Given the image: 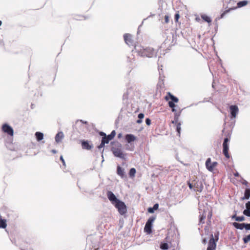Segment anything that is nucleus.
Returning <instances> with one entry per match:
<instances>
[{
  "instance_id": "nucleus-36",
  "label": "nucleus",
  "mask_w": 250,
  "mask_h": 250,
  "mask_svg": "<svg viewBox=\"0 0 250 250\" xmlns=\"http://www.w3.org/2000/svg\"><path fill=\"white\" fill-rule=\"evenodd\" d=\"M245 229L246 230H250V224H245Z\"/></svg>"
},
{
  "instance_id": "nucleus-1",
  "label": "nucleus",
  "mask_w": 250,
  "mask_h": 250,
  "mask_svg": "<svg viewBox=\"0 0 250 250\" xmlns=\"http://www.w3.org/2000/svg\"><path fill=\"white\" fill-rule=\"evenodd\" d=\"M165 99L166 101L168 102V105L171 108L172 111L175 113L174 119L172 121V124H176V131L178 133V135L180 136L181 131V124L178 122V118L180 116V112H177L175 109V104L174 103H177L179 102L178 98L173 96L170 92H168L167 93L166 96L165 97Z\"/></svg>"
},
{
  "instance_id": "nucleus-29",
  "label": "nucleus",
  "mask_w": 250,
  "mask_h": 250,
  "mask_svg": "<svg viewBox=\"0 0 250 250\" xmlns=\"http://www.w3.org/2000/svg\"><path fill=\"white\" fill-rule=\"evenodd\" d=\"M244 243H247L250 240V234L243 238Z\"/></svg>"
},
{
  "instance_id": "nucleus-35",
  "label": "nucleus",
  "mask_w": 250,
  "mask_h": 250,
  "mask_svg": "<svg viewBox=\"0 0 250 250\" xmlns=\"http://www.w3.org/2000/svg\"><path fill=\"white\" fill-rule=\"evenodd\" d=\"M246 209L250 210V201H248L246 204Z\"/></svg>"
},
{
  "instance_id": "nucleus-5",
  "label": "nucleus",
  "mask_w": 250,
  "mask_h": 250,
  "mask_svg": "<svg viewBox=\"0 0 250 250\" xmlns=\"http://www.w3.org/2000/svg\"><path fill=\"white\" fill-rule=\"evenodd\" d=\"M115 207L118 209L119 213L121 215H124L126 213L127 211L126 206L124 202L119 200L115 204H114Z\"/></svg>"
},
{
  "instance_id": "nucleus-26",
  "label": "nucleus",
  "mask_w": 250,
  "mask_h": 250,
  "mask_svg": "<svg viewBox=\"0 0 250 250\" xmlns=\"http://www.w3.org/2000/svg\"><path fill=\"white\" fill-rule=\"evenodd\" d=\"M138 118H139V120H138L137 121H136V123H138V124H141L142 122V119L144 118V114L143 113H140L138 115Z\"/></svg>"
},
{
  "instance_id": "nucleus-19",
  "label": "nucleus",
  "mask_w": 250,
  "mask_h": 250,
  "mask_svg": "<svg viewBox=\"0 0 250 250\" xmlns=\"http://www.w3.org/2000/svg\"><path fill=\"white\" fill-rule=\"evenodd\" d=\"M63 138V134L62 132H58L55 136V141L57 143L61 142L62 139Z\"/></svg>"
},
{
  "instance_id": "nucleus-21",
  "label": "nucleus",
  "mask_w": 250,
  "mask_h": 250,
  "mask_svg": "<svg viewBox=\"0 0 250 250\" xmlns=\"http://www.w3.org/2000/svg\"><path fill=\"white\" fill-rule=\"evenodd\" d=\"M7 226L6 221L5 219H2L0 216V228L5 229Z\"/></svg>"
},
{
  "instance_id": "nucleus-14",
  "label": "nucleus",
  "mask_w": 250,
  "mask_h": 250,
  "mask_svg": "<svg viewBox=\"0 0 250 250\" xmlns=\"http://www.w3.org/2000/svg\"><path fill=\"white\" fill-rule=\"evenodd\" d=\"M82 147L83 149L90 150L93 146L90 144L88 141L83 140L81 141Z\"/></svg>"
},
{
  "instance_id": "nucleus-40",
  "label": "nucleus",
  "mask_w": 250,
  "mask_h": 250,
  "mask_svg": "<svg viewBox=\"0 0 250 250\" xmlns=\"http://www.w3.org/2000/svg\"><path fill=\"white\" fill-rule=\"evenodd\" d=\"M212 215V211H209V212L208 213V218L210 219L211 218Z\"/></svg>"
},
{
  "instance_id": "nucleus-12",
  "label": "nucleus",
  "mask_w": 250,
  "mask_h": 250,
  "mask_svg": "<svg viewBox=\"0 0 250 250\" xmlns=\"http://www.w3.org/2000/svg\"><path fill=\"white\" fill-rule=\"evenodd\" d=\"M216 247V244L215 242L214 238L212 235H211V237L210 239L208 247L207 250H215Z\"/></svg>"
},
{
  "instance_id": "nucleus-9",
  "label": "nucleus",
  "mask_w": 250,
  "mask_h": 250,
  "mask_svg": "<svg viewBox=\"0 0 250 250\" xmlns=\"http://www.w3.org/2000/svg\"><path fill=\"white\" fill-rule=\"evenodd\" d=\"M1 129L4 133H6L10 136H13L14 135L13 128L7 124H4L2 125Z\"/></svg>"
},
{
  "instance_id": "nucleus-13",
  "label": "nucleus",
  "mask_w": 250,
  "mask_h": 250,
  "mask_svg": "<svg viewBox=\"0 0 250 250\" xmlns=\"http://www.w3.org/2000/svg\"><path fill=\"white\" fill-rule=\"evenodd\" d=\"M116 135V132L115 130H113L110 134L106 136L105 137H103L102 139L106 143V144H108L109 142L112 140Z\"/></svg>"
},
{
  "instance_id": "nucleus-33",
  "label": "nucleus",
  "mask_w": 250,
  "mask_h": 250,
  "mask_svg": "<svg viewBox=\"0 0 250 250\" xmlns=\"http://www.w3.org/2000/svg\"><path fill=\"white\" fill-rule=\"evenodd\" d=\"M165 22L167 23L169 22V17L168 15H165L164 17Z\"/></svg>"
},
{
  "instance_id": "nucleus-20",
  "label": "nucleus",
  "mask_w": 250,
  "mask_h": 250,
  "mask_svg": "<svg viewBox=\"0 0 250 250\" xmlns=\"http://www.w3.org/2000/svg\"><path fill=\"white\" fill-rule=\"evenodd\" d=\"M232 225L237 229H243L245 228V223H238L237 222H234L232 223Z\"/></svg>"
},
{
  "instance_id": "nucleus-46",
  "label": "nucleus",
  "mask_w": 250,
  "mask_h": 250,
  "mask_svg": "<svg viewBox=\"0 0 250 250\" xmlns=\"http://www.w3.org/2000/svg\"><path fill=\"white\" fill-rule=\"evenodd\" d=\"M2 24V21H0V26Z\"/></svg>"
},
{
  "instance_id": "nucleus-8",
  "label": "nucleus",
  "mask_w": 250,
  "mask_h": 250,
  "mask_svg": "<svg viewBox=\"0 0 250 250\" xmlns=\"http://www.w3.org/2000/svg\"><path fill=\"white\" fill-rule=\"evenodd\" d=\"M205 165L208 171L212 172L218 165V163L217 162H211V159L208 158L206 160Z\"/></svg>"
},
{
  "instance_id": "nucleus-43",
  "label": "nucleus",
  "mask_w": 250,
  "mask_h": 250,
  "mask_svg": "<svg viewBox=\"0 0 250 250\" xmlns=\"http://www.w3.org/2000/svg\"><path fill=\"white\" fill-rule=\"evenodd\" d=\"M236 217H238V216H236V214L232 216V219H235V220H236Z\"/></svg>"
},
{
  "instance_id": "nucleus-27",
  "label": "nucleus",
  "mask_w": 250,
  "mask_h": 250,
  "mask_svg": "<svg viewBox=\"0 0 250 250\" xmlns=\"http://www.w3.org/2000/svg\"><path fill=\"white\" fill-rule=\"evenodd\" d=\"M160 248L162 250H167L168 249V245L167 243H162L160 245Z\"/></svg>"
},
{
  "instance_id": "nucleus-38",
  "label": "nucleus",
  "mask_w": 250,
  "mask_h": 250,
  "mask_svg": "<svg viewBox=\"0 0 250 250\" xmlns=\"http://www.w3.org/2000/svg\"><path fill=\"white\" fill-rule=\"evenodd\" d=\"M159 205L158 204H156L154 205L153 207L152 208H153V210H157L158 208Z\"/></svg>"
},
{
  "instance_id": "nucleus-49",
  "label": "nucleus",
  "mask_w": 250,
  "mask_h": 250,
  "mask_svg": "<svg viewBox=\"0 0 250 250\" xmlns=\"http://www.w3.org/2000/svg\"><path fill=\"white\" fill-rule=\"evenodd\" d=\"M204 243H205V242H206V240H204Z\"/></svg>"
},
{
  "instance_id": "nucleus-25",
  "label": "nucleus",
  "mask_w": 250,
  "mask_h": 250,
  "mask_svg": "<svg viewBox=\"0 0 250 250\" xmlns=\"http://www.w3.org/2000/svg\"><path fill=\"white\" fill-rule=\"evenodd\" d=\"M136 173V169L134 168H131L129 172V175L130 177H134Z\"/></svg>"
},
{
  "instance_id": "nucleus-6",
  "label": "nucleus",
  "mask_w": 250,
  "mask_h": 250,
  "mask_svg": "<svg viewBox=\"0 0 250 250\" xmlns=\"http://www.w3.org/2000/svg\"><path fill=\"white\" fill-rule=\"evenodd\" d=\"M248 1L246 0L238 2L237 4V7H234V8H229V9H227V10L224 11L221 14V15L220 16V18L221 19L225 17V16L227 14L229 13L231 10H234V9H236L237 8H241L242 7L245 6L247 5L248 4Z\"/></svg>"
},
{
  "instance_id": "nucleus-32",
  "label": "nucleus",
  "mask_w": 250,
  "mask_h": 250,
  "mask_svg": "<svg viewBox=\"0 0 250 250\" xmlns=\"http://www.w3.org/2000/svg\"><path fill=\"white\" fill-rule=\"evenodd\" d=\"M105 144L106 143L102 139L101 144L98 146V148L100 149L104 147Z\"/></svg>"
},
{
  "instance_id": "nucleus-34",
  "label": "nucleus",
  "mask_w": 250,
  "mask_h": 250,
  "mask_svg": "<svg viewBox=\"0 0 250 250\" xmlns=\"http://www.w3.org/2000/svg\"><path fill=\"white\" fill-rule=\"evenodd\" d=\"M179 18H180V15H179V13H176L175 15V20L176 22H178Z\"/></svg>"
},
{
  "instance_id": "nucleus-37",
  "label": "nucleus",
  "mask_w": 250,
  "mask_h": 250,
  "mask_svg": "<svg viewBox=\"0 0 250 250\" xmlns=\"http://www.w3.org/2000/svg\"><path fill=\"white\" fill-rule=\"evenodd\" d=\"M146 124L148 125H149L151 124V120L149 118H146Z\"/></svg>"
},
{
  "instance_id": "nucleus-18",
  "label": "nucleus",
  "mask_w": 250,
  "mask_h": 250,
  "mask_svg": "<svg viewBox=\"0 0 250 250\" xmlns=\"http://www.w3.org/2000/svg\"><path fill=\"white\" fill-rule=\"evenodd\" d=\"M117 173L122 178H124L125 176L124 169L119 166L117 167Z\"/></svg>"
},
{
  "instance_id": "nucleus-4",
  "label": "nucleus",
  "mask_w": 250,
  "mask_h": 250,
  "mask_svg": "<svg viewBox=\"0 0 250 250\" xmlns=\"http://www.w3.org/2000/svg\"><path fill=\"white\" fill-rule=\"evenodd\" d=\"M138 53L142 57L151 58L154 55V50L152 48L147 47L141 49L138 51Z\"/></svg>"
},
{
  "instance_id": "nucleus-16",
  "label": "nucleus",
  "mask_w": 250,
  "mask_h": 250,
  "mask_svg": "<svg viewBox=\"0 0 250 250\" xmlns=\"http://www.w3.org/2000/svg\"><path fill=\"white\" fill-rule=\"evenodd\" d=\"M124 40L126 44L129 45H132L133 41L132 40V36L129 34H125L124 35Z\"/></svg>"
},
{
  "instance_id": "nucleus-17",
  "label": "nucleus",
  "mask_w": 250,
  "mask_h": 250,
  "mask_svg": "<svg viewBox=\"0 0 250 250\" xmlns=\"http://www.w3.org/2000/svg\"><path fill=\"white\" fill-rule=\"evenodd\" d=\"M125 139L126 142L130 144L136 140V137L131 134H127L125 136Z\"/></svg>"
},
{
  "instance_id": "nucleus-48",
  "label": "nucleus",
  "mask_w": 250,
  "mask_h": 250,
  "mask_svg": "<svg viewBox=\"0 0 250 250\" xmlns=\"http://www.w3.org/2000/svg\"><path fill=\"white\" fill-rule=\"evenodd\" d=\"M99 250V248H97L96 249H95V250Z\"/></svg>"
},
{
  "instance_id": "nucleus-23",
  "label": "nucleus",
  "mask_w": 250,
  "mask_h": 250,
  "mask_svg": "<svg viewBox=\"0 0 250 250\" xmlns=\"http://www.w3.org/2000/svg\"><path fill=\"white\" fill-rule=\"evenodd\" d=\"M250 197V189L246 188L245 193L244 196L243 198V199H249Z\"/></svg>"
},
{
  "instance_id": "nucleus-44",
  "label": "nucleus",
  "mask_w": 250,
  "mask_h": 250,
  "mask_svg": "<svg viewBox=\"0 0 250 250\" xmlns=\"http://www.w3.org/2000/svg\"><path fill=\"white\" fill-rule=\"evenodd\" d=\"M80 122H81L82 123H83V124H87V122H86V121L84 122L83 120H80Z\"/></svg>"
},
{
  "instance_id": "nucleus-3",
  "label": "nucleus",
  "mask_w": 250,
  "mask_h": 250,
  "mask_svg": "<svg viewBox=\"0 0 250 250\" xmlns=\"http://www.w3.org/2000/svg\"><path fill=\"white\" fill-rule=\"evenodd\" d=\"M111 151L115 157L122 159L125 158V154L122 151L121 144L118 143L117 146L112 147Z\"/></svg>"
},
{
  "instance_id": "nucleus-15",
  "label": "nucleus",
  "mask_w": 250,
  "mask_h": 250,
  "mask_svg": "<svg viewBox=\"0 0 250 250\" xmlns=\"http://www.w3.org/2000/svg\"><path fill=\"white\" fill-rule=\"evenodd\" d=\"M230 110V113L231 117L235 118L238 112V108L236 105H231L229 107Z\"/></svg>"
},
{
  "instance_id": "nucleus-2",
  "label": "nucleus",
  "mask_w": 250,
  "mask_h": 250,
  "mask_svg": "<svg viewBox=\"0 0 250 250\" xmlns=\"http://www.w3.org/2000/svg\"><path fill=\"white\" fill-rule=\"evenodd\" d=\"M188 185L190 189L196 192H201L204 188L202 182L199 180H194L191 183L188 182Z\"/></svg>"
},
{
  "instance_id": "nucleus-28",
  "label": "nucleus",
  "mask_w": 250,
  "mask_h": 250,
  "mask_svg": "<svg viewBox=\"0 0 250 250\" xmlns=\"http://www.w3.org/2000/svg\"><path fill=\"white\" fill-rule=\"evenodd\" d=\"M206 217V215L203 214L202 215H201V216H200V224H204L205 223V219Z\"/></svg>"
},
{
  "instance_id": "nucleus-30",
  "label": "nucleus",
  "mask_w": 250,
  "mask_h": 250,
  "mask_svg": "<svg viewBox=\"0 0 250 250\" xmlns=\"http://www.w3.org/2000/svg\"><path fill=\"white\" fill-rule=\"evenodd\" d=\"M245 220V217L243 216H238V217H236V221H243Z\"/></svg>"
},
{
  "instance_id": "nucleus-7",
  "label": "nucleus",
  "mask_w": 250,
  "mask_h": 250,
  "mask_svg": "<svg viewBox=\"0 0 250 250\" xmlns=\"http://www.w3.org/2000/svg\"><path fill=\"white\" fill-rule=\"evenodd\" d=\"M229 139L228 138H225L223 143V153L225 156L227 158H230V155L229 153Z\"/></svg>"
},
{
  "instance_id": "nucleus-45",
  "label": "nucleus",
  "mask_w": 250,
  "mask_h": 250,
  "mask_svg": "<svg viewBox=\"0 0 250 250\" xmlns=\"http://www.w3.org/2000/svg\"><path fill=\"white\" fill-rule=\"evenodd\" d=\"M52 152H53V153H56V150H52Z\"/></svg>"
},
{
  "instance_id": "nucleus-22",
  "label": "nucleus",
  "mask_w": 250,
  "mask_h": 250,
  "mask_svg": "<svg viewBox=\"0 0 250 250\" xmlns=\"http://www.w3.org/2000/svg\"><path fill=\"white\" fill-rule=\"evenodd\" d=\"M35 136L37 140L38 141L42 140L43 138V134L41 132H36L35 133Z\"/></svg>"
},
{
  "instance_id": "nucleus-10",
  "label": "nucleus",
  "mask_w": 250,
  "mask_h": 250,
  "mask_svg": "<svg viewBox=\"0 0 250 250\" xmlns=\"http://www.w3.org/2000/svg\"><path fill=\"white\" fill-rule=\"evenodd\" d=\"M154 218H149L145 226L144 230L147 233H151L152 223L154 221Z\"/></svg>"
},
{
  "instance_id": "nucleus-42",
  "label": "nucleus",
  "mask_w": 250,
  "mask_h": 250,
  "mask_svg": "<svg viewBox=\"0 0 250 250\" xmlns=\"http://www.w3.org/2000/svg\"><path fill=\"white\" fill-rule=\"evenodd\" d=\"M100 135H101V136H102L103 137H105V136H106V134H105V133H104V132H101L100 133Z\"/></svg>"
},
{
  "instance_id": "nucleus-47",
  "label": "nucleus",
  "mask_w": 250,
  "mask_h": 250,
  "mask_svg": "<svg viewBox=\"0 0 250 250\" xmlns=\"http://www.w3.org/2000/svg\"><path fill=\"white\" fill-rule=\"evenodd\" d=\"M234 175H235V176H238V173L235 174H234Z\"/></svg>"
},
{
  "instance_id": "nucleus-24",
  "label": "nucleus",
  "mask_w": 250,
  "mask_h": 250,
  "mask_svg": "<svg viewBox=\"0 0 250 250\" xmlns=\"http://www.w3.org/2000/svg\"><path fill=\"white\" fill-rule=\"evenodd\" d=\"M201 18L204 21L207 22L209 24H210L211 22V20L210 17L206 15H202Z\"/></svg>"
},
{
  "instance_id": "nucleus-31",
  "label": "nucleus",
  "mask_w": 250,
  "mask_h": 250,
  "mask_svg": "<svg viewBox=\"0 0 250 250\" xmlns=\"http://www.w3.org/2000/svg\"><path fill=\"white\" fill-rule=\"evenodd\" d=\"M243 213L245 215L250 217V210L245 209L243 211Z\"/></svg>"
},
{
  "instance_id": "nucleus-39",
  "label": "nucleus",
  "mask_w": 250,
  "mask_h": 250,
  "mask_svg": "<svg viewBox=\"0 0 250 250\" xmlns=\"http://www.w3.org/2000/svg\"><path fill=\"white\" fill-rule=\"evenodd\" d=\"M60 160L62 162L63 165L65 166L64 160L63 159V157L62 156L60 157Z\"/></svg>"
},
{
  "instance_id": "nucleus-11",
  "label": "nucleus",
  "mask_w": 250,
  "mask_h": 250,
  "mask_svg": "<svg viewBox=\"0 0 250 250\" xmlns=\"http://www.w3.org/2000/svg\"><path fill=\"white\" fill-rule=\"evenodd\" d=\"M106 195L109 200L113 205L115 204L117 201H119V200L116 198L114 194L111 191H107Z\"/></svg>"
},
{
  "instance_id": "nucleus-41",
  "label": "nucleus",
  "mask_w": 250,
  "mask_h": 250,
  "mask_svg": "<svg viewBox=\"0 0 250 250\" xmlns=\"http://www.w3.org/2000/svg\"><path fill=\"white\" fill-rule=\"evenodd\" d=\"M148 211L150 213H153L154 212V210H153V208H148Z\"/></svg>"
}]
</instances>
